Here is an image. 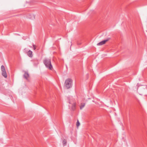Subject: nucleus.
Instances as JSON below:
<instances>
[{
	"label": "nucleus",
	"instance_id": "nucleus-14",
	"mask_svg": "<svg viewBox=\"0 0 147 147\" xmlns=\"http://www.w3.org/2000/svg\"><path fill=\"white\" fill-rule=\"evenodd\" d=\"M38 64V62H37V64Z\"/></svg>",
	"mask_w": 147,
	"mask_h": 147
},
{
	"label": "nucleus",
	"instance_id": "nucleus-8",
	"mask_svg": "<svg viewBox=\"0 0 147 147\" xmlns=\"http://www.w3.org/2000/svg\"><path fill=\"white\" fill-rule=\"evenodd\" d=\"M27 55L28 56L30 57H32V52L30 51L29 50L27 52Z\"/></svg>",
	"mask_w": 147,
	"mask_h": 147
},
{
	"label": "nucleus",
	"instance_id": "nucleus-11",
	"mask_svg": "<svg viewBox=\"0 0 147 147\" xmlns=\"http://www.w3.org/2000/svg\"><path fill=\"white\" fill-rule=\"evenodd\" d=\"M80 125V123L78 120H77V122L76 123V126L78 127Z\"/></svg>",
	"mask_w": 147,
	"mask_h": 147
},
{
	"label": "nucleus",
	"instance_id": "nucleus-1",
	"mask_svg": "<svg viewBox=\"0 0 147 147\" xmlns=\"http://www.w3.org/2000/svg\"><path fill=\"white\" fill-rule=\"evenodd\" d=\"M43 62L47 68L51 70L53 69V67L51 63V59H45L43 60Z\"/></svg>",
	"mask_w": 147,
	"mask_h": 147
},
{
	"label": "nucleus",
	"instance_id": "nucleus-5",
	"mask_svg": "<svg viewBox=\"0 0 147 147\" xmlns=\"http://www.w3.org/2000/svg\"><path fill=\"white\" fill-rule=\"evenodd\" d=\"M24 78L27 80H28L29 78V75L28 72L26 71H24Z\"/></svg>",
	"mask_w": 147,
	"mask_h": 147
},
{
	"label": "nucleus",
	"instance_id": "nucleus-13",
	"mask_svg": "<svg viewBox=\"0 0 147 147\" xmlns=\"http://www.w3.org/2000/svg\"><path fill=\"white\" fill-rule=\"evenodd\" d=\"M80 43H78V45H80Z\"/></svg>",
	"mask_w": 147,
	"mask_h": 147
},
{
	"label": "nucleus",
	"instance_id": "nucleus-9",
	"mask_svg": "<svg viewBox=\"0 0 147 147\" xmlns=\"http://www.w3.org/2000/svg\"><path fill=\"white\" fill-rule=\"evenodd\" d=\"M85 103H82L80 106V108L81 109H82L85 106Z\"/></svg>",
	"mask_w": 147,
	"mask_h": 147
},
{
	"label": "nucleus",
	"instance_id": "nucleus-12",
	"mask_svg": "<svg viewBox=\"0 0 147 147\" xmlns=\"http://www.w3.org/2000/svg\"><path fill=\"white\" fill-rule=\"evenodd\" d=\"M33 46V49L34 50H35L36 49V46L34 45V44L32 45Z\"/></svg>",
	"mask_w": 147,
	"mask_h": 147
},
{
	"label": "nucleus",
	"instance_id": "nucleus-6",
	"mask_svg": "<svg viewBox=\"0 0 147 147\" xmlns=\"http://www.w3.org/2000/svg\"><path fill=\"white\" fill-rule=\"evenodd\" d=\"M69 103L72 105L71 109L73 110H74L75 109V108L76 102H72L71 101H70L69 102Z\"/></svg>",
	"mask_w": 147,
	"mask_h": 147
},
{
	"label": "nucleus",
	"instance_id": "nucleus-4",
	"mask_svg": "<svg viewBox=\"0 0 147 147\" xmlns=\"http://www.w3.org/2000/svg\"><path fill=\"white\" fill-rule=\"evenodd\" d=\"M110 39V38H108L106 40H102V41H101V42H100L98 43L97 44V45H104V44H105L107 42L109 41V40Z\"/></svg>",
	"mask_w": 147,
	"mask_h": 147
},
{
	"label": "nucleus",
	"instance_id": "nucleus-10",
	"mask_svg": "<svg viewBox=\"0 0 147 147\" xmlns=\"http://www.w3.org/2000/svg\"><path fill=\"white\" fill-rule=\"evenodd\" d=\"M63 143L64 146H65L66 144L67 141L65 139H63Z\"/></svg>",
	"mask_w": 147,
	"mask_h": 147
},
{
	"label": "nucleus",
	"instance_id": "nucleus-3",
	"mask_svg": "<svg viewBox=\"0 0 147 147\" xmlns=\"http://www.w3.org/2000/svg\"><path fill=\"white\" fill-rule=\"evenodd\" d=\"M1 70L2 72V75L5 78H7V73L5 71V69L4 66L2 65L1 67Z\"/></svg>",
	"mask_w": 147,
	"mask_h": 147
},
{
	"label": "nucleus",
	"instance_id": "nucleus-2",
	"mask_svg": "<svg viewBox=\"0 0 147 147\" xmlns=\"http://www.w3.org/2000/svg\"><path fill=\"white\" fill-rule=\"evenodd\" d=\"M72 80L70 78L66 80L65 82V86L67 89L71 88L72 86Z\"/></svg>",
	"mask_w": 147,
	"mask_h": 147
},
{
	"label": "nucleus",
	"instance_id": "nucleus-7",
	"mask_svg": "<svg viewBox=\"0 0 147 147\" xmlns=\"http://www.w3.org/2000/svg\"><path fill=\"white\" fill-rule=\"evenodd\" d=\"M28 18L31 19H33L35 18L33 14H29L27 16Z\"/></svg>",
	"mask_w": 147,
	"mask_h": 147
}]
</instances>
